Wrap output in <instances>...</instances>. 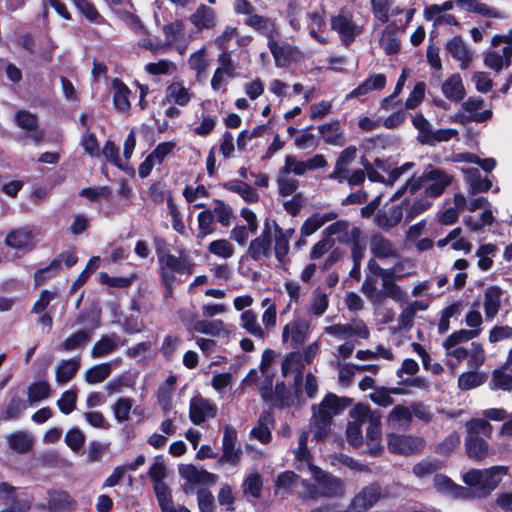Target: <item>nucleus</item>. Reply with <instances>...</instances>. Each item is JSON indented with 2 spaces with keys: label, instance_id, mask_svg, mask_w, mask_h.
Returning <instances> with one entry per match:
<instances>
[{
  "label": "nucleus",
  "instance_id": "bb28decb",
  "mask_svg": "<svg viewBox=\"0 0 512 512\" xmlns=\"http://www.w3.org/2000/svg\"><path fill=\"white\" fill-rule=\"evenodd\" d=\"M443 95L452 102H460L464 99L466 91L459 74H453L447 78L441 87Z\"/></svg>",
  "mask_w": 512,
  "mask_h": 512
},
{
  "label": "nucleus",
  "instance_id": "864d4df0",
  "mask_svg": "<svg viewBox=\"0 0 512 512\" xmlns=\"http://www.w3.org/2000/svg\"><path fill=\"white\" fill-rule=\"evenodd\" d=\"M90 340L89 332L85 330L77 331L68 338H66L58 347V350L71 352L82 348Z\"/></svg>",
  "mask_w": 512,
  "mask_h": 512
},
{
  "label": "nucleus",
  "instance_id": "0eeeda50",
  "mask_svg": "<svg viewBox=\"0 0 512 512\" xmlns=\"http://www.w3.org/2000/svg\"><path fill=\"white\" fill-rule=\"evenodd\" d=\"M387 446L393 454L410 456L420 453L425 446V442L420 437L390 433L387 435Z\"/></svg>",
  "mask_w": 512,
  "mask_h": 512
},
{
  "label": "nucleus",
  "instance_id": "473e14b6",
  "mask_svg": "<svg viewBox=\"0 0 512 512\" xmlns=\"http://www.w3.org/2000/svg\"><path fill=\"white\" fill-rule=\"evenodd\" d=\"M372 11L379 21L385 23L391 16L399 15L403 9L394 4L393 0H371Z\"/></svg>",
  "mask_w": 512,
  "mask_h": 512
},
{
  "label": "nucleus",
  "instance_id": "4d7b16f0",
  "mask_svg": "<svg viewBox=\"0 0 512 512\" xmlns=\"http://www.w3.org/2000/svg\"><path fill=\"white\" fill-rule=\"evenodd\" d=\"M135 401L129 397H120L112 405V411L118 422H126L130 418V413L134 407Z\"/></svg>",
  "mask_w": 512,
  "mask_h": 512
},
{
  "label": "nucleus",
  "instance_id": "de8ad7c7",
  "mask_svg": "<svg viewBox=\"0 0 512 512\" xmlns=\"http://www.w3.org/2000/svg\"><path fill=\"white\" fill-rule=\"evenodd\" d=\"M465 446L470 458L482 460L488 455L487 442L478 436H467Z\"/></svg>",
  "mask_w": 512,
  "mask_h": 512
},
{
  "label": "nucleus",
  "instance_id": "603ef678",
  "mask_svg": "<svg viewBox=\"0 0 512 512\" xmlns=\"http://www.w3.org/2000/svg\"><path fill=\"white\" fill-rule=\"evenodd\" d=\"M240 325L252 336L263 339L265 332L257 320V315L252 310H246L241 314Z\"/></svg>",
  "mask_w": 512,
  "mask_h": 512
},
{
  "label": "nucleus",
  "instance_id": "412c9836",
  "mask_svg": "<svg viewBox=\"0 0 512 512\" xmlns=\"http://www.w3.org/2000/svg\"><path fill=\"white\" fill-rule=\"evenodd\" d=\"M268 48L274 58L275 65L283 68L288 66L298 56L297 48L288 43H279L277 38L267 42Z\"/></svg>",
  "mask_w": 512,
  "mask_h": 512
},
{
  "label": "nucleus",
  "instance_id": "b1692460",
  "mask_svg": "<svg viewBox=\"0 0 512 512\" xmlns=\"http://www.w3.org/2000/svg\"><path fill=\"white\" fill-rule=\"evenodd\" d=\"M193 95V91L182 81H175L166 88L165 97L169 103L185 107L190 103Z\"/></svg>",
  "mask_w": 512,
  "mask_h": 512
},
{
  "label": "nucleus",
  "instance_id": "0e129e2a",
  "mask_svg": "<svg viewBox=\"0 0 512 512\" xmlns=\"http://www.w3.org/2000/svg\"><path fill=\"white\" fill-rule=\"evenodd\" d=\"M208 251L219 258L229 259L234 254V246L227 239H219L208 245Z\"/></svg>",
  "mask_w": 512,
  "mask_h": 512
},
{
  "label": "nucleus",
  "instance_id": "4468645a",
  "mask_svg": "<svg viewBox=\"0 0 512 512\" xmlns=\"http://www.w3.org/2000/svg\"><path fill=\"white\" fill-rule=\"evenodd\" d=\"M179 474L184 478L187 484L184 487L186 494L193 491L195 485H213L217 481V476L204 469H198L192 464L181 465L179 467Z\"/></svg>",
  "mask_w": 512,
  "mask_h": 512
},
{
  "label": "nucleus",
  "instance_id": "49530a36",
  "mask_svg": "<svg viewBox=\"0 0 512 512\" xmlns=\"http://www.w3.org/2000/svg\"><path fill=\"white\" fill-rule=\"evenodd\" d=\"M119 344L118 336L111 335L103 337L97 341L91 349V356L93 358H102L113 353Z\"/></svg>",
  "mask_w": 512,
  "mask_h": 512
},
{
  "label": "nucleus",
  "instance_id": "9d476101",
  "mask_svg": "<svg viewBox=\"0 0 512 512\" xmlns=\"http://www.w3.org/2000/svg\"><path fill=\"white\" fill-rule=\"evenodd\" d=\"M4 243L17 253L25 254L34 249L36 245L35 234L33 229L29 227L12 229L7 233Z\"/></svg>",
  "mask_w": 512,
  "mask_h": 512
},
{
  "label": "nucleus",
  "instance_id": "5701e85b",
  "mask_svg": "<svg viewBox=\"0 0 512 512\" xmlns=\"http://www.w3.org/2000/svg\"><path fill=\"white\" fill-rule=\"evenodd\" d=\"M163 32L168 46L175 47L181 55L186 52L188 44L181 43V39L184 35L183 21L177 20L165 25L163 27Z\"/></svg>",
  "mask_w": 512,
  "mask_h": 512
},
{
  "label": "nucleus",
  "instance_id": "cd10ccee",
  "mask_svg": "<svg viewBox=\"0 0 512 512\" xmlns=\"http://www.w3.org/2000/svg\"><path fill=\"white\" fill-rule=\"evenodd\" d=\"M386 85V76L384 74H373L366 80H364L361 84H359L355 89H353L349 94H347L346 99L357 98L363 95H366L375 90H381Z\"/></svg>",
  "mask_w": 512,
  "mask_h": 512
},
{
  "label": "nucleus",
  "instance_id": "8fccbe9b",
  "mask_svg": "<svg viewBox=\"0 0 512 512\" xmlns=\"http://www.w3.org/2000/svg\"><path fill=\"white\" fill-rule=\"evenodd\" d=\"M112 87L114 90L113 100L115 107L120 111H126L130 108V90L129 88L123 84L118 79H114L112 82Z\"/></svg>",
  "mask_w": 512,
  "mask_h": 512
},
{
  "label": "nucleus",
  "instance_id": "2f4dec72",
  "mask_svg": "<svg viewBox=\"0 0 512 512\" xmlns=\"http://www.w3.org/2000/svg\"><path fill=\"white\" fill-rule=\"evenodd\" d=\"M502 289L498 286H490L484 292V312L487 319H493L501 306Z\"/></svg>",
  "mask_w": 512,
  "mask_h": 512
},
{
  "label": "nucleus",
  "instance_id": "774afa93",
  "mask_svg": "<svg viewBox=\"0 0 512 512\" xmlns=\"http://www.w3.org/2000/svg\"><path fill=\"white\" fill-rule=\"evenodd\" d=\"M188 64L190 69L194 70L197 76L204 74L208 68V59L206 56V49L201 48L192 53L189 57Z\"/></svg>",
  "mask_w": 512,
  "mask_h": 512
},
{
  "label": "nucleus",
  "instance_id": "20e7f679",
  "mask_svg": "<svg viewBox=\"0 0 512 512\" xmlns=\"http://www.w3.org/2000/svg\"><path fill=\"white\" fill-rule=\"evenodd\" d=\"M272 356L271 351H265L261 363V371L268 377L269 358ZM262 398L273 406L286 407L291 405L292 400L286 386L281 383L272 389V380L267 378L265 384L260 388Z\"/></svg>",
  "mask_w": 512,
  "mask_h": 512
},
{
  "label": "nucleus",
  "instance_id": "37998d69",
  "mask_svg": "<svg viewBox=\"0 0 512 512\" xmlns=\"http://www.w3.org/2000/svg\"><path fill=\"white\" fill-rule=\"evenodd\" d=\"M9 447L17 453L29 452L34 444L33 437L25 431H16L7 437Z\"/></svg>",
  "mask_w": 512,
  "mask_h": 512
},
{
  "label": "nucleus",
  "instance_id": "f3484780",
  "mask_svg": "<svg viewBox=\"0 0 512 512\" xmlns=\"http://www.w3.org/2000/svg\"><path fill=\"white\" fill-rule=\"evenodd\" d=\"M433 484L437 492L445 496L454 499H472V493L469 488L454 483L449 477L443 474H436L433 478Z\"/></svg>",
  "mask_w": 512,
  "mask_h": 512
},
{
  "label": "nucleus",
  "instance_id": "f03ea898",
  "mask_svg": "<svg viewBox=\"0 0 512 512\" xmlns=\"http://www.w3.org/2000/svg\"><path fill=\"white\" fill-rule=\"evenodd\" d=\"M507 473L505 466H493L487 469H470L462 475V481L473 490L472 499L486 498L502 481Z\"/></svg>",
  "mask_w": 512,
  "mask_h": 512
},
{
  "label": "nucleus",
  "instance_id": "bf43d9fd",
  "mask_svg": "<svg viewBox=\"0 0 512 512\" xmlns=\"http://www.w3.org/2000/svg\"><path fill=\"white\" fill-rule=\"evenodd\" d=\"M332 422L319 418L315 415H311L309 420V427L311 432L313 433V438L317 441H323L326 437H328L331 429Z\"/></svg>",
  "mask_w": 512,
  "mask_h": 512
},
{
  "label": "nucleus",
  "instance_id": "6ab92c4d",
  "mask_svg": "<svg viewBox=\"0 0 512 512\" xmlns=\"http://www.w3.org/2000/svg\"><path fill=\"white\" fill-rule=\"evenodd\" d=\"M387 271L380 267L374 259L367 263L366 278L362 284V292L371 300H377L379 292L377 290L378 279H385Z\"/></svg>",
  "mask_w": 512,
  "mask_h": 512
},
{
  "label": "nucleus",
  "instance_id": "f704fd0d",
  "mask_svg": "<svg viewBox=\"0 0 512 512\" xmlns=\"http://www.w3.org/2000/svg\"><path fill=\"white\" fill-rule=\"evenodd\" d=\"M379 44L387 55L399 52L400 42L397 37V26L395 23H390L383 29Z\"/></svg>",
  "mask_w": 512,
  "mask_h": 512
},
{
  "label": "nucleus",
  "instance_id": "a19ab883",
  "mask_svg": "<svg viewBox=\"0 0 512 512\" xmlns=\"http://www.w3.org/2000/svg\"><path fill=\"white\" fill-rule=\"evenodd\" d=\"M79 367L80 361L77 358L60 361L56 367V382L60 385L68 383L74 377Z\"/></svg>",
  "mask_w": 512,
  "mask_h": 512
},
{
  "label": "nucleus",
  "instance_id": "dca6fc26",
  "mask_svg": "<svg viewBox=\"0 0 512 512\" xmlns=\"http://www.w3.org/2000/svg\"><path fill=\"white\" fill-rule=\"evenodd\" d=\"M217 406L211 400L202 396H195L190 401L189 417L193 424L200 425L208 418H214L217 414Z\"/></svg>",
  "mask_w": 512,
  "mask_h": 512
},
{
  "label": "nucleus",
  "instance_id": "39448f33",
  "mask_svg": "<svg viewBox=\"0 0 512 512\" xmlns=\"http://www.w3.org/2000/svg\"><path fill=\"white\" fill-rule=\"evenodd\" d=\"M484 100L480 97H469L462 103L461 110L449 117V122L466 125L470 122H484L492 117L490 109H484Z\"/></svg>",
  "mask_w": 512,
  "mask_h": 512
},
{
  "label": "nucleus",
  "instance_id": "393cba45",
  "mask_svg": "<svg viewBox=\"0 0 512 512\" xmlns=\"http://www.w3.org/2000/svg\"><path fill=\"white\" fill-rule=\"evenodd\" d=\"M371 253L379 259L396 258L398 249L395 244L380 234H374L370 239Z\"/></svg>",
  "mask_w": 512,
  "mask_h": 512
},
{
  "label": "nucleus",
  "instance_id": "7c9ffc66",
  "mask_svg": "<svg viewBox=\"0 0 512 512\" xmlns=\"http://www.w3.org/2000/svg\"><path fill=\"white\" fill-rule=\"evenodd\" d=\"M446 50L457 61L461 62V68L466 69L472 59V54L460 37H454L446 44Z\"/></svg>",
  "mask_w": 512,
  "mask_h": 512
},
{
  "label": "nucleus",
  "instance_id": "7ed1b4c3",
  "mask_svg": "<svg viewBox=\"0 0 512 512\" xmlns=\"http://www.w3.org/2000/svg\"><path fill=\"white\" fill-rule=\"evenodd\" d=\"M451 180L452 177L444 170L429 166L419 180L407 181L405 186L401 187L393 194L391 200H398L407 189H410V192L414 193L421 186L424 187L425 193L428 196L438 197L450 185Z\"/></svg>",
  "mask_w": 512,
  "mask_h": 512
},
{
  "label": "nucleus",
  "instance_id": "6e6d98bb",
  "mask_svg": "<svg viewBox=\"0 0 512 512\" xmlns=\"http://www.w3.org/2000/svg\"><path fill=\"white\" fill-rule=\"evenodd\" d=\"M51 387L46 381H37L29 385L27 398L30 404L45 400L50 397Z\"/></svg>",
  "mask_w": 512,
  "mask_h": 512
},
{
  "label": "nucleus",
  "instance_id": "e2e57ef3",
  "mask_svg": "<svg viewBox=\"0 0 512 512\" xmlns=\"http://www.w3.org/2000/svg\"><path fill=\"white\" fill-rule=\"evenodd\" d=\"M111 373L110 363H101L89 368L85 373V380L89 384L103 382Z\"/></svg>",
  "mask_w": 512,
  "mask_h": 512
},
{
  "label": "nucleus",
  "instance_id": "c85d7f7f",
  "mask_svg": "<svg viewBox=\"0 0 512 512\" xmlns=\"http://www.w3.org/2000/svg\"><path fill=\"white\" fill-rule=\"evenodd\" d=\"M191 23L198 29H211L216 26L217 15L214 9L201 4L190 16Z\"/></svg>",
  "mask_w": 512,
  "mask_h": 512
},
{
  "label": "nucleus",
  "instance_id": "338daca9",
  "mask_svg": "<svg viewBox=\"0 0 512 512\" xmlns=\"http://www.w3.org/2000/svg\"><path fill=\"white\" fill-rule=\"evenodd\" d=\"M198 235L199 239H203L206 236L212 234L214 232V216L212 211L205 210L198 214Z\"/></svg>",
  "mask_w": 512,
  "mask_h": 512
},
{
  "label": "nucleus",
  "instance_id": "9b49d317",
  "mask_svg": "<svg viewBox=\"0 0 512 512\" xmlns=\"http://www.w3.org/2000/svg\"><path fill=\"white\" fill-rule=\"evenodd\" d=\"M159 263L162 278L168 288H170V281H172L170 272L191 274L194 266L187 257H176L172 254L159 255Z\"/></svg>",
  "mask_w": 512,
  "mask_h": 512
},
{
  "label": "nucleus",
  "instance_id": "5fc2aeb1",
  "mask_svg": "<svg viewBox=\"0 0 512 512\" xmlns=\"http://www.w3.org/2000/svg\"><path fill=\"white\" fill-rule=\"evenodd\" d=\"M225 188L239 194L246 202L254 203L258 201L259 197L256 190L242 181H230L225 184Z\"/></svg>",
  "mask_w": 512,
  "mask_h": 512
},
{
  "label": "nucleus",
  "instance_id": "680f3d73",
  "mask_svg": "<svg viewBox=\"0 0 512 512\" xmlns=\"http://www.w3.org/2000/svg\"><path fill=\"white\" fill-rule=\"evenodd\" d=\"M412 413L410 409L403 405H396L388 416V423L395 427L406 426L411 422Z\"/></svg>",
  "mask_w": 512,
  "mask_h": 512
},
{
  "label": "nucleus",
  "instance_id": "3c124183",
  "mask_svg": "<svg viewBox=\"0 0 512 512\" xmlns=\"http://www.w3.org/2000/svg\"><path fill=\"white\" fill-rule=\"evenodd\" d=\"M457 6L465 11L475 12L483 16L496 18L499 12L477 0H455Z\"/></svg>",
  "mask_w": 512,
  "mask_h": 512
},
{
  "label": "nucleus",
  "instance_id": "a18cd8bd",
  "mask_svg": "<svg viewBox=\"0 0 512 512\" xmlns=\"http://www.w3.org/2000/svg\"><path fill=\"white\" fill-rule=\"evenodd\" d=\"M463 172L465 174L466 181L469 183L470 192L472 194L488 191L491 188V181L488 178L482 179L477 168H466L463 169Z\"/></svg>",
  "mask_w": 512,
  "mask_h": 512
},
{
  "label": "nucleus",
  "instance_id": "aec40b11",
  "mask_svg": "<svg viewBox=\"0 0 512 512\" xmlns=\"http://www.w3.org/2000/svg\"><path fill=\"white\" fill-rule=\"evenodd\" d=\"M176 144L172 141L163 142L156 146V148L148 155L145 161L139 166V176L141 178L147 177L154 166L160 165L164 159L174 150Z\"/></svg>",
  "mask_w": 512,
  "mask_h": 512
},
{
  "label": "nucleus",
  "instance_id": "c03bdc74",
  "mask_svg": "<svg viewBox=\"0 0 512 512\" xmlns=\"http://www.w3.org/2000/svg\"><path fill=\"white\" fill-rule=\"evenodd\" d=\"M386 277L391 279H405L416 275L414 263L410 259H401L391 268L386 269Z\"/></svg>",
  "mask_w": 512,
  "mask_h": 512
},
{
  "label": "nucleus",
  "instance_id": "6e6552de",
  "mask_svg": "<svg viewBox=\"0 0 512 512\" xmlns=\"http://www.w3.org/2000/svg\"><path fill=\"white\" fill-rule=\"evenodd\" d=\"M351 403L347 397L327 394L319 404L312 405V415L332 422L333 417L342 413Z\"/></svg>",
  "mask_w": 512,
  "mask_h": 512
},
{
  "label": "nucleus",
  "instance_id": "69168bd1",
  "mask_svg": "<svg viewBox=\"0 0 512 512\" xmlns=\"http://www.w3.org/2000/svg\"><path fill=\"white\" fill-rule=\"evenodd\" d=\"M282 174H294L296 176H302L306 173L307 165L306 161L297 159L294 155H287L284 160V166L280 170Z\"/></svg>",
  "mask_w": 512,
  "mask_h": 512
},
{
  "label": "nucleus",
  "instance_id": "2eb2a0df",
  "mask_svg": "<svg viewBox=\"0 0 512 512\" xmlns=\"http://www.w3.org/2000/svg\"><path fill=\"white\" fill-rule=\"evenodd\" d=\"M382 497L381 486L372 483L362 488L351 500L349 509L353 512H366L371 509Z\"/></svg>",
  "mask_w": 512,
  "mask_h": 512
},
{
  "label": "nucleus",
  "instance_id": "09e8293b",
  "mask_svg": "<svg viewBox=\"0 0 512 512\" xmlns=\"http://www.w3.org/2000/svg\"><path fill=\"white\" fill-rule=\"evenodd\" d=\"M442 467L443 463L440 460L426 457L413 466L412 473L417 478H424L442 469Z\"/></svg>",
  "mask_w": 512,
  "mask_h": 512
},
{
  "label": "nucleus",
  "instance_id": "f257e3e1",
  "mask_svg": "<svg viewBox=\"0 0 512 512\" xmlns=\"http://www.w3.org/2000/svg\"><path fill=\"white\" fill-rule=\"evenodd\" d=\"M308 438L309 432L302 431L299 435L298 447L294 450L297 469L307 468L314 481L313 484L308 480L301 481L303 491L300 492V496L307 499L342 497L345 494L344 481L313 464V457L307 446Z\"/></svg>",
  "mask_w": 512,
  "mask_h": 512
},
{
  "label": "nucleus",
  "instance_id": "c9c22d12",
  "mask_svg": "<svg viewBox=\"0 0 512 512\" xmlns=\"http://www.w3.org/2000/svg\"><path fill=\"white\" fill-rule=\"evenodd\" d=\"M15 121L18 127L30 133L34 141H39L42 138V133L38 130L36 115L26 110H20L15 115Z\"/></svg>",
  "mask_w": 512,
  "mask_h": 512
},
{
  "label": "nucleus",
  "instance_id": "58836bf2",
  "mask_svg": "<svg viewBox=\"0 0 512 512\" xmlns=\"http://www.w3.org/2000/svg\"><path fill=\"white\" fill-rule=\"evenodd\" d=\"M274 419L271 413L263 412L258 420L257 425L251 430L250 435L259 440L261 443L266 444L271 439V428Z\"/></svg>",
  "mask_w": 512,
  "mask_h": 512
},
{
  "label": "nucleus",
  "instance_id": "423d86ee",
  "mask_svg": "<svg viewBox=\"0 0 512 512\" xmlns=\"http://www.w3.org/2000/svg\"><path fill=\"white\" fill-rule=\"evenodd\" d=\"M351 419H357L368 422L366 429V441L382 439L381 430V413L378 410H371L369 406L364 404L355 405L349 412Z\"/></svg>",
  "mask_w": 512,
  "mask_h": 512
},
{
  "label": "nucleus",
  "instance_id": "f8f14e48",
  "mask_svg": "<svg viewBox=\"0 0 512 512\" xmlns=\"http://www.w3.org/2000/svg\"><path fill=\"white\" fill-rule=\"evenodd\" d=\"M324 333L339 340L349 338L367 339L369 337V329L362 320H353L347 324L327 326L324 328Z\"/></svg>",
  "mask_w": 512,
  "mask_h": 512
},
{
  "label": "nucleus",
  "instance_id": "79ce46f5",
  "mask_svg": "<svg viewBox=\"0 0 512 512\" xmlns=\"http://www.w3.org/2000/svg\"><path fill=\"white\" fill-rule=\"evenodd\" d=\"M193 330L198 333L207 334L213 337H219L229 333L228 326L222 320H200L197 321Z\"/></svg>",
  "mask_w": 512,
  "mask_h": 512
},
{
  "label": "nucleus",
  "instance_id": "ea45409f",
  "mask_svg": "<svg viewBox=\"0 0 512 512\" xmlns=\"http://www.w3.org/2000/svg\"><path fill=\"white\" fill-rule=\"evenodd\" d=\"M403 218L402 205L393 206L388 211L378 212L375 217V222L378 227L384 230H390L397 226Z\"/></svg>",
  "mask_w": 512,
  "mask_h": 512
},
{
  "label": "nucleus",
  "instance_id": "e433bc0d",
  "mask_svg": "<svg viewBox=\"0 0 512 512\" xmlns=\"http://www.w3.org/2000/svg\"><path fill=\"white\" fill-rule=\"evenodd\" d=\"M74 504L72 497L65 491L48 492V508L51 512H68Z\"/></svg>",
  "mask_w": 512,
  "mask_h": 512
},
{
  "label": "nucleus",
  "instance_id": "1a4fd4ad",
  "mask_svg": "<svg viewBox=\"0 0 512 512\" xmlns=\"http://www.w3.org/2000/svg\"><path fill=\"white\" fill-rule=\"evenodd\" d=\"M330 24L345 44L353 42L362 31L361 27L354 23L352 14L345 9H341L336 16L331 17Z\"/></svg>",
  "mask_w": 512,
  "mask_h": 512
},
{
  "label": "nucleus",
  "instance_id": "4c0bfd02",
  "mask_svg": "<svg viewBox=\"0 0 512 512\" xmlns=\"http://www.w3.org/2000/svg\"><path fill=\"white\" fill-rule=\"evenodd\" d=\"M271 235V229H268V231L266 232L265 222L262 234L253 241H251L249 245L248 252L253 259H260L261 257L266 256L269 253L271 247Z\"/></svg>",
  "mask_w": 512,
  "mask_h": 512
},
{
  "label": "nucleus",
  "instance_id": "a878e982",
  "mask_svg": "<svg viewBox=\"0 0 512 512\" xmlns=\"http://www.w3.org/2000/svg\"><path fill=\"white\" fill-rule=\"evenodd\" d=\"M337 217L338 214L334 211L326 213H315L304 221L300 232L303 237L311 236L327 222L334 221Z\"/></svg>",
  "mask_w": 512,
  "mask_h": 512
},
{
  "label": "nucleus",
  "instance_id": "72a5a7b5",
  "mask_svg": "<svg viewBox=\"0 0 512 512\" xmlns=\"http://www.w3.org/2000/svg\"><path fill=\"white\" fill-rule=\"evenodd\" d=\"M318 131L329 145L342 146L345 143L344 131L339 121L322 124L318 126Z\"/></svg>",
  "mask_w": 512,
  "mask_h": 512
},
{
  "label": "nucleus",
  "instance_id": "4be33fe9",
  "mask_svg": "<svg viewBox=\"0 0 512 512\" xmlns=\"http://www.w3.org/2000/svg\"><path fill=\"white\" fill-rule=\"evenodd\" d=\"M244 22L250 28L263 34L267 38V42L274 40L279 35V29L274 18L254 14L247 17Z\"/></svg>",
  "mask_w": 512,
  "mask_h": 512
},
{
  "label": "nucleus",
  "instance_id": "052dcab7",
  "mask_svg": "<svg viewBox=\"0 0 512 512\" xmlns=\"http://www.w3.org/2000/svg\"><path fill=\"white\" fill-rule=\"evenodd\" d=\"M328 305L327 294L320 289H315L310 300L309 312L316 317H320L326 312Z\"/></svg>",
  "mask_w": 512,
  "mask_h": 512
},
{
  "label": "nucleus",
  "instance_id": "c756f323",
  "mask_svg": "<svg viewBox=\"0 0 512 512\" xmlns=\"http://www.w3.org/2000/svg\"><path fill=\"white\" fill-rule=\"evenodd\" d=\"M301 481L294 472L285 471L277 477L276 492L281 494L297 493L300 496V492L303 491Z\"/></svg>",
  "mask_w": 512,
  "mask_h": 512
},
{
  "label": "nucleus",
  "instance_id": "13d9d810",
  "mask_svg": "<svg viewBox=\"0 0 512 512\" xmlns=\"http://www.w3.org/2000/svg\"><path fill=\"white\" fill-rule=\"evenodd\" d=\"M304 366L305 364L302 361V355H300V352H290L282 362V374L287 376L290 372H297L296 381H298L300 378V372Z\"/></svg>",
  "mask_w": 512,
  "mask_h": 512
},
{
  "label": "nucleus",
  "instance_id": "ddd939ff",
  "mask_svg": "<svg viewBox=\"0 0 512 512\" xmlns=\"http://www.w3.org/2000/svg\"><path fill=\"white\" fill-rule=\"evenodd\" d=\"M361 230L347 220H338L328 225L323 231L322 236L333 239L334 243L348 244L357 239Z\"/></svg>",
  "mask_w": 512,
  "mask_h": 512
},
{
  "label": "nucleus",
  "instance_id": "a211bd4d",
  "mask_svg": "<svg viewBox=\"0 0 512 512\" xmlns=\"http://www.w3.org/2000/svg\"><path fill=\"white\" fill-rule=\"evenodd\" d=\"M309 323L303 319H294L286 324L282 331V341L290 343L292 348H298L306 341Z\"/></svg>",
  "mask_w": 512,
  "mask_h": 512
}]
</instances>
